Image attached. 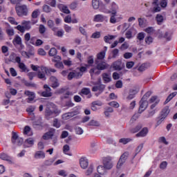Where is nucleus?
<instances>
[{"label": "nucleus", "mask_w": 177, "mask_h": 177, "mask_svg": "<svg viewBox=\"0 0 177 177\" xmlns=\"http://www.w3.org/2000/svg\"><path fill=\"white\" fill-rule=\"evenodd\" d=\"M62 111L57 109V106L55 104L52 102H48L46 104L45 115L46 118H53V117H57L59 114H60Z\"/></svg>", "instance_id": "nucleus-1"}, {"label": "nucleus", "mask_w": 177, "mask_h": 177, "mask_svg": "<svg viewBox=\"0 0 177 177\" xmlns=\"http://www.w3.org/2000/svg\"><path fill=\"white\" fill-rule=\"evenodd\" d=\"M95 63L96 68H93L89 71L92 78L93 75H99L100 71L109 68V64L104 61H95Z\"/></svg>", "instance_id": "nucleus-2"}, {"label": "nucleus", "mask_w": 177, "mask_h": 177, "mask_svg": "<svg viewBox=\"0 0 177 177\" xmlns=\"http://www.w3.org/2000/svg\"><path fill=\"white\" fill-rule=\"evenodd\" d=\"M150 96H151V91H148L143 95L142 98L140 101V108L138 110L140 114L143 113V111L147 109V106H149V102H147V100Z\"/></svg>", "instance_id": "nucleus-3"}, {"label": "nucleus", "mask_w": 177, "mask_h": 177, "mask_svg": "<svg viewBox=\"0 0 177 177\" xmlns=\"http://www.w3.org/2000/svg\"><path fill=\"white\" fill-rule=\"evenodd\" d=\"M15 10L17 16H19V17H21L23 16H27V15H28V8L26 5H16Z\"/></svg>", "instance_id": "nucleus-4"}, {"label": "nucleus", "mask_w": 177, "mask_h": 177, "mask_svg": "<svg viewBox=\"0 0 177 177\" xmlns=\"http://www.w3.org/2000/svg\"><path fill=\"white\" fill-rule=\"evenodd\" d=\"M102 164L107 171H110V169H112L113 167H114V165L113 164V158L111 156L102 158Z\"/></svg>", "instance_id": "nucleus-5"}, {"label": "nucleus", "mask_w": 177, "mask_h": 177, "mask_svg": "<svg viewBox=\"0 0 177 177\" xmlns=\"http://www.w3.org/2000/svg\"><path fill=\"white\" fill-rule=\"evenodd\" d=\"M118 11V5H117L115 3H112L110 10H108L106 8H101L100 12L102 13H106V15H109L111 13V15H117V12Z\"/></svg>", "instance_id": "nucleus-6"}, {"label": "nucleus", "mask_w": 177, "mask_h": 177, "mask_svg": "<svg viewBox=\"0 0 177 177\" xmlns=\"http://www.w3.org/2000/svg\"><path fill=\"white\" fill-rule=\"evenodd\" d=\"M15 62L18 64V67L20 68L21 73H28L30 71L26 64L21 62V58L20 57H15Z\"/></svg>", "instance_id": "nucleus-7"}, {"label": "nucleus", "mask_w": 177, "mask_h": 177, "mask_svg": "<svg viewBox=\"0 0 177 177\" xmlns=\"http://www.w3.org/2000/svg\"><path fill=\"white\" fill-rule=\"evenodd\" d=\"M78 114H80V112L77 111L68 112V113H64L62 116V118L64 121H66L67 120H71V118H73V117H75V115H78Z\"/></svg>", "instance_id": "nucleus-8"}, {"label": "nucleus", "mask_w": 177, "mask_h": 177, "mask_svg": "<svg viewBox=\"0 0 177 177\" xmlns=\"http://www.w3.org/2000/svg\"><path fill=\"white\" fill-rule=\"evenodd\" d=\"M92 6L93 9H99L100 12V9H104L106 6H104V4L99 0H93Z\"/></svg>", "instance_id": "nucleus-9"}, {"label": "nucleus", "mask_w": 177, "mask_h": 177, "mask_svg": "<svg viewBox=\"0 0 177 177\" xmlns=\"http://www.w3.org/2000/svg\"><path fill=\"white\" fill-rule=\"evenodd\" d=\"M106 88V86H104V84H102V83L94 86L92 88L93 92H99V93H95L96 96H99V95H100V93H102V92H103V91H104V88Z\"/></svg>", "instance_id": "nucleus-10"}, {"label": "nucleus", "mask_w": 177, "mask_h": 177, "mask_svg": "<svg viewBox=\"0 0 177 177\" xmlns=\"http://www.w3.org/2000/svg\"><path fill=\"white\" fill-rule=\"evenodd\" d=\"M44 88L45 91L41 93V96H43V97H50V96H52L50 87H49L48 84H45Z\"/></svg>", "instance_id": "nucleus-11"}, {"label": "nucleus", "mask_w": 177, "mask_h": 177, "mask_svg": "<svg viewBox=\"0 0 177 177\" xmlns=\"http://www.w3.org/2000/svg\"><path fill=\"white\" fill-rule=\"evenodd\" d=\"M127 158H128V153L125 152L120 156V158L118 162L117 168L118 169H120V168L122 167V165H124V162H125V161L127 160Z\"/></svg>", "instance_id": "nucleus-12"}, {"label": "nucleus", "mask_w": 177, "mask_h": 177, "mask_svg": "<svg viewBox=\"0 0 177 177\" xmlns=\"http://www.w3.org/2000/svg\"><path fill=\"white\" fill-rule=\"evenodd\" d=\"M112 67L113 68H114V70L120 71V70H122L124 64H122V62L121 61V59H118L113 63Z\"/></svg>", "instance_id": "nucleus-13"}, {"label": "nucleus", "mask_w": 177, "mask_h": 177, "mask_svg": "<svg viewBox=\"0 0 177 177\" xmlns=\"http://www.w3.org/2000/svg\"><path fill=\"white\" fill-rule=\"evenodd\" d=\"M0 158L3 161H7L8 164H13V158L11 156H9L8 153H0Z\"/></svg>", "instance_id": "nucleus-14"}, {"label": "nucleus", "mask_w": 177, "mask_h": 177, "mask_svg": "<svg viewBox=\"0 0 177 177\" xmlns=\"http://www.w3.org/2000/svg\"><path fill=\"white\" fill-rule=\"evenodd\" d=\"M35 142V140H34L33 138H27L26 140H25L24 142V147L25 148L32 147Z\"/></svg>", "instance_id": "nucleus-15"}, {"label": "nucleus", "mask_w": 177, "mask_h": 177, "mask_svg": "<svg viewBox=\"0 0 177 177\" xmlns=\"http://www.w3.org/2000/svg\"><path fill=\"white\" fill-rule=\"evenodd\" d=\"M55 132H56V130L55 129H51L48 132L46 133L43 136V139H44V140H49V139H52V138H53V135H55Z\"/></svg>", "instance_id": "nucleus-16"}, {"label": "nucleus", "mask_w": 177, "mask_h": 177, "mask_svg": "<svg viewBox=\"0 0 177 177\" xmlns=\"http://www.w3.org/2000/svg\"><path fill=\"white\" fill-rule=\"evenodd\" d=\"M80 165L81 168L86 169V168H88V165H89V162L86 158L82 157L80 159Z\"/></svg>", "instance_id": "nucleus-17"}, {"label": "nucleus", "mask_w": 177, "mask_h": 177, "mask_svg": "<svg viewBox=\"0 0 177 177\" xmlns=\"http://www.w3.org/2000/svg\"><path fill=\"white\" fill-rule=\"evenodd\" d=\"M104 20H107V17L100 14L95 15L93 18V21L96 23H102Z\"/></svg>", "instance_id": "nucleus-18"}, {"label": "nucleus", "mask_w": 177, "mask_h": 177, "mask_svg": "<svg viewBox=\"0 0 177 177\" xmlns=\"http://www.w3.org/2000/svg\"><path fill=\"white\" fill-rule=\"evenodd\" d=\"M158 0H154L153 2V8H151V11L152 13H157L158 12H161V7L158 6Z\"/></svg>", "instance_id": "nucleus-19"}, {"label": "nucleus", "mask_w": 177, "mask_h": 177, "mask_svg": "<svg viewBox=\"0 0 177 177\" xmlns=\"http://www.w3.org/2000/svg\"><path fill=\"white\" fill-rule=\"evenodd\" d=\"M147 133H149V129L144 127L136 136L137 138H145V136H147Z\"/></svg>", "instance_id": "nucleus-20"}, {"label": "nucleus", "mask_w": 177, "mask_h": 177, "mask_svg": "<svg viewBox=\"0 0 177 177\" xmlns=\"http://www.w3.org/2000/svg\"><path fill=\"white\" fill-rule=\"evenodd\" d=\"M45 157H46L45 152H44L43 151H37L35 153L34 158L36 160H44Z\"/></svg>", "instance_id": "nucleus-21"}, {"label": "nucleus", "mask_w": 177, "mask_h": 177, "mask_svg": "<svg viewBox=\"0 0 177 177\" xmlns=\"http://www.w3.org/2000/svg\"><path fill=\"white\" fill-rule=\"evenodd\" d=\"M57 8L63 13H65L66 15H69L70 10H68V7H67V6L64 4H58Z\"/></svg>", "instance_id": "nucleus-22"}, {"label": "nucleus", "mask_w": 177, "mask_h": 177, "mask_svg": "<svg viewBox=\"0 0 177 177\" xmlns=\"http://www.w3.org/2000/svg\"><path fill=\"white\" fill-rule=\"evenodd\" d=\"M12 44L15 45V46H17V45L21 46L23 45L21 37H20V36L18 35H16L14 39L12 40Z\"/></svg>", "instance_id": "nucleus-23"}, {"label": "nucleus", "mask_w": 177, "mask_h": 177, "mask_svg": "<svg viewBox=\"0 0 177 177\" xmlns=\"http://www.w3.org/2000/svg\"><path fill=\"white\" fill-rule=\"evenodd\" d=\"M96 106L100 107L103 106V102H102V101L100 100L93 102L91 103V109L93 110V111H96V110H97V107H96Z\"/></svg>", "instance_id": "nucleus-24"}, {"label": "nucleus", "mask_w": 177, "mask_h": 177, "mask_svg": "<svg viewBox=\"0 0 177 177\" xmlns=\"http://www.w3.org/2000/svg\"><path fill=\"white\" fill-rule=\"evenodd\" d=\"M104 57H106V51H101L97 54L95 62L104 61Z\"/></svg>", "instance_id": "nucleus-25"}, {"label": "nucleus", "mask_w": 177, "mask_h": 177, "mask_svg": "<svg viewBox=\"0 0 177 177\" xmlns=\"http://www.w3.org/2000/svg\"><path fill=\"white\" fill-rule=\"evenodd\" d=\"M50 81L51 82V85L53 88H57V86H59V80H57V78L55 76H51L50 77Z\"/></svg>", "instance_id": "nucleus-26"}, {"label": "nucleus", "mask_w": 177, "mask_h": 177, "mask_svg": "<svg viewBox=\"0 0 177 177\" xmlns=\"http://www.w3.org/2000/svg\"><path fill=\"white\" fill-rule=\"evenodd\" d=\"M25 95H26V96H28V102H32V100H34V99H35V92H31L30 91H25Z\"/></svg>", "instance_id": "nucleus-27"}, {"label": "nucleus", "mask_w": 177, "mask_h": 177, "mask_svg": "<svg viewBox=\"0 0 177 177\" xmlns=\"http://www.w3.org/2000/svg\"><path fill=\"white\" fill-rule=\"evenodd\" d=\"M117 35H108L104 37V41L106 42V44H111L112 39H115V37Z\"/></svg>", "instance_id": "nucleus-28"}, {"label": "nucleus", "mask_w": 177, "mask_h": 177, "mask_svg": "<svg viewBox=\"0 0 177 177\" xmlns=\"http://www.w3.org/2000/svg\"><path fill=\"white\" fill-rule=\"evenodd\" d=\"M102 80L104 81L105 84H108V82H111V74L103 73L102 74Z\"/></svg>", "instance_id": "nucleus-29"}, {"label": "nucleus", "mask_w": 177, "mask_h": 177, "mask_svg": "<svg viewBox=\"0 0 177 177\" xmlns=\"http://www.w3.org/2000/svg\"><path fill=\"white\" fill-rule=\"evenodd\" d=\"M37 77L39 80H42L43 81L46 80V71H44L42 70L39 71L37 72Z\"/></svg>", "instance_id": "nucleus-30"}, {"label": "nucleus", "mask_w": 177, "mask_h": 177, "mask_svg": "<svg viewBox=\"0 0 177 177\" xmlns=\"http://www.w3.org/2000/svg\"><path fill=\"white\" fill-rule=\"evenodd\" d=\"M97 171L98 174H100V175H106L107 170L104 165H100L97 167Z\"/></svg>", "instance_id": "nucleus-31"}, {"label": "nucleus", "mask_w": 177, "mask_h": 177, "mask_svg": "<svg viewBox=\"0 0 177 177\" xmlns=\"http://www.w3.org/2000/svg\"><path fill=\"white\" fill-rule=\"evenodd\" d=\"M35 110V106H30L26 109L27 113H28L29 115L31 116L32 120H34V118L35 117L34 115V111Z\"/></svg>", "instance_id": "nucleus-32"}, {"label": "nucleus", "mask_w": 177, "mask_h": 177, "mask_svg": "<svg viewBox=\"0 0 177 177\" xmlns=\"http://www.w3.org/2000/svg\"><path fill=\"white\" fill-rule=\"evenodd\" d=\"M41 71H46V74H50V73H56V69L55 68H48L46 66H41Z\"/></svg>", "instance_id": "nucleus-33"}, {"label": "nucleus", "mask_w": 177, "mask_h": 177, "mask_svg": "<svg viewBox=\"0 0 177 177\" xmlns=\"http://www.w3.org/2000/svg\"><path fill=\"white\" fill-rule=\"evenodd\" d=\"M73 78H76L78 80V78H80V76H78V72H71L68 75V80H71Z\"/></svg>", "instance_id": "nucleus-34"}, {"label": "nucleus", "mask_w": 177, "mask_h": 177, "mask_svg": "<svg viewBox=\"0 0 177 177\" xmlns=\"http://www.w3.org/2000/svg\"><path fill=\"white\" fill-rule=\"evenodd\" d=\"M82 95H88V99H91V97H92V94H91V90L88 88H82Z\"/></svg>", "instance_id": "nucleus-35"}, {"label": "nucleus", "mask_w": 177, "mask_h": 177, "mask_svg": "<svg viewBox=\"0 0 177 177\" xmlns=\"http://www.w3.org/2000/svg\"><path fill=\"white\" fill-rule=\"evenodd\" d=\"M24 134L28 136H32V132L31 131V128L28 126H26L24 129Z\"/></svg>", "instance_id": "nucleus-36"}, {"label": "nucleus", "mask_w": 177, "mask_h": 177, "mask_svg": "<svg viewBox=\"0 0 177 177\" xmlns=\"http://www.w3.org/2000/svg\"><path fill=\"white\" fill-rule=\"evenodd\" d=\"M63 151L64 154H66V156H73L71 153L68 152L70 151V146L68 145H65L63 147Z\"/></svg>", "instance_id": "nucleus-37"}, {"label": "nucleus", "mask_w": 177, "mask_h": 177, "mask_svg": "<svg viewBox=\"0 0 177 177\" xmlns=\"http://www.w3.org/2000/svg\"><path fill=\"white\" fill-rule=\"evenodd\" d=\"M177 94V92H174L171 93V94H169V95L167 97V98L166 99L165 102V104H167V103H169V102H171V100H172V99H174V97H175V95Z\"/></svg>", "instance_id": "nucleus-38"}, {"label": "nucleus", "mask_w": 177, "mask_h": 177, "mask_svg": "<svg viewBox=\"0 0 177 177\" xmlns=\"http://www.w3.org/2000/svg\"><path fill=\"white\" fill-rule=\"evenodd\" d=\"M80 72H77V76L80 77V78L84 75V73L85 71H86L87 68L86 66H82L79 68Z\"/></svg>", "instance_id": "nucleus-39"}, {"label": "nucleus", "mask_w": 177, "mask_h": 177, "mask_svg": "<svg viewBox=\"0 0 177 177\" xmlns=\"http://www.w3.org/2000/svg\"><path fill=\"white\" fill-rule=\"evenodd\" d=\"M117 14H111L109 21L111 24H115L117 23Z\"/></svg>", "instance_id": "nucleus-40"}, {"label": "nucleus", "mask_w": 177, "mask_h": 177, "mask_svg": "<svg viewBox=\"0 0 177 177\" xmlns=\"http://www.w3.org/2000/svg\"><path fill=\"white\" fill-rule=\"evenodd\" d=\"M156 20L158 24L160 26L162 24V21H164V17L161 15H157L156 17Z\"/></svg>", "instance_id": "nucleus-41"}, {"label": "nucleus", "mask_w": 177, "mask_h": 177, "mask_svg": "<svg viewBox=\"0 0 177 177\" xmlns=\"http://www.w3.org/2000/svg\"><path fill=\"white\" fill-rule=\"evenodd\" d=\"M30 21H23L21 23L25 30H30V28H31V25H30Z\"/></svg>", "instance_id": "nucleus-42"}, {"label": "nucleus", "mask_w": 177, "mask_h": 177, "mask_svg": "<svg viewBox=\"0 0 177 177\" xmlns=\"http://www.w3.org/2000/svg\"><path fill=\"white\" fill-rule=\"evenodd\" d=\"M169 114V109L168 108H165L162 111L160 116H162L163 118H167L168 115Z\"/></svg>", "instance_id": "nucleus-43"}, {"label": "nucleus", "mask_w": 177, "mask_h": 177, "mask_svg": "<svg viewBox=\"0 0 177 177\" xmlns=\"http://www.w3.org/2000/svg\"><path fill=\"white\" fill-rule=\"evenodd\" d=\"M164 120H165V118H162V115H160L159 118H158L156 119V127H158L160 125H161V124H162V122H164Z\"/></svg>", "instance_id": "nucleus-44"}, {"label": "nucleus", "mask_w": 177, "mask_h": 177, "mask_svg": "<svg viewBox=\"0 0 177 177\" xmlns=\"http://www.w3.org/2000/svg\"><path fill=\"white\" fill-rule=\"evenodd\" d=\"M164 38H165V39H167V41H171L172 39V32L169 31V32H166Z\"/></svg>", "instance_id": "nucleus-45"}, {"label": "nucleus", "mask_w": 177, "mask_h": 177, "mask_svg": "<svg viewBox=\"0 0 177 177\" xmlns=\"http://www.w3.org/2000/svg\"><path fill=\"white\" fill-rule=\"evenodd\" d=\"M49 56L53 57L57 55V50L55 48H51L48 53Z\"/></svg>", "instance_id": "nucleus-46"}, {"label": "nucleus", "mask_w": 177, "mask_h": 177, "mask_svg": "<svg viewBox=\"0 0 177 177\" xmlns=\"http://www.w3.org/2000/svg\"><path fill=\"white\" fill-rule=\"evenodd\" d=\"M142 124H138L136 127L131 129V132H132V133H136V132H139L140 129H142Z\"/></svg>", "instance_id": "nucleus-47"}, {"label": "nucleus", "mask_w": 177, "mask_h": 177, "mask_svg": "<svg viewBox=\"0 0 177 177\" xmlns=\"http://www.w3.org/2000/svg\"><path fill=\"white\" fill-rule=\"evenodd\" d=\"M132 139L131 138H121L119 140L120 143H122V145H127V143H129Z\"/></svg>", "instance_id": "nucleus-48"}, {"label": "nucleus", "mask_w": 177, "mask_h": 177, "mask_svg": "<svg viewBox=\"0 0 177 177\" xmlns=\"http://www.w3.org/2000/svg\"><path fill=\"white\" fill-rule=\"evenodd\" d=\"M53 126L55 127V128H60L62 124H60V122L57 118L54 119Z\"/></svg>", "instance_id": "nucleus-49"}, {"label": "nucleus", "mask_w": 177, "mask_h": 177, "mask_svg": "<svg viewBox=\"0 0 177 177\" xmlns=\"http://www.w3.org/2000/svg\"><path fill=\"white\" fill-rule=\"evenodd\" d=\"M156 109H151L149 112L148 114L145 115V118H151V117H153L154 114H156Z\"/></svg>", "instance_id": "nucleus-50"}, {"label": "nucleus", "mask_w": 177, "mask_h": 177, "mask_svg": "<svg viewBox=\"0 0 177 177\" xmlns=\"http://www.w3.org/2000/svg\"><path fill=\"white\" fill-rule=\"evenodd\" d=\"M145 24H146V19L145 18L138 19V25L140 27H143Z\"/></svg>", "instance_id": "nucleus-51"}, {"label": "nucleus", "mask_w": 177, "mask_h": 177, "mask_svg": "<svg viewBox=\"0 0 177 177\" xmlns=\"http://www.w3.org/2000/svg\"><path fill=\"white\" fill-rule=\"evenodd\" d=\"M6 32L10 37H13V35H15V30H13L12 28L6 29Z\"/></svg>", "instance_id": "nucleus-52"}, {"label": "nucleus", "mask_w": 177, "mask_h": 177, "mask_svg": "<svg viewBox=\"0 0 177 177\" xmlns=\"http://www.w3.org/2000/svg\"><path fill=\"white\" fill-rule=\"evenodd\" d=\"M88 125H90V127H99L100 124L99 122L93 120L89 122Z\"/></svg>", "instance_id": "nucleus-53"}, {"label": "nucleus", "mask_w": 177, "mask_h": 177, "mask_svg": "<svg viewBox=\"0 0 177 177\" xmlns=\"http://www.w3.org/2000/svg\"><path fill=\"white\" fill-rule=\"evenodd\" d=\"M54 35H55L56 37H59V38H62L64 35V30H58L56 33H54Z\"/></svg>", "instance_id": "nucleus-54"}, {"label": "nucleus", "mask_w": 177, "mask_h": 177, "mask_svg": "<svg viewBox=\"0 0 177 177\" xmlns=\"http://www.w3.org/2000/svg\"><path fill=\"white\" fill-rule=\"evenodd\" d=\"M43 10L46 13H49V12H52V8H50V7L48 5H44V6H43Z\"/></svg>", "instance_id": "nucleus-55"}, {"label": "nucleus", "mask_w": 177, "mask_h": 177, "mask_svg": "<svg viewBox=\"0 0 177 177\" xmlns=\"http://www.w3.org/2000/svg\"><path fill=\"white\" fill-rule=\"evenodd\" d=\"M109 105L111 107H115V109H118L120 107V104L115 101H113L109 103Z\"/></svg>", "instance_id": "nucleus-56"}, {"label": "nucleus", "mask_w": 177, "mask_h": 177, "mask_svg": "<svg viewBox=\"0 0 177 177\" xmlns=\"http://www.w3.org/2000/svg\"><path fill=\"white\" fill-rule=\"evenodd\" d=\"M46 31V28L45 27V26L41 24L39 27V32H40L41 34H45Z\"/></svg>", "instance_id": "nucleus-57"}, {"label": "nucleus", "mask_w": 177, "mask_h": 177, "mask_svg": "<svg viewBox=\"0 0 177 177\" xmlns=\"http://www.w3.org/2000/svg\"><path fill=\"white\" fill-rule=\"evenodd\" d=\"M75 131L77 135H82L84 133V130L80 127H76Z\"/></svg>", "instance_id": "nucleus-58"}, {"label": "nucleus", "mask_w": 177, "mask_h": 177, "mask_svg": "<svg viewBox=\"0 0 177 177\" xmlns=\"http://www.w3.org/2000/svg\"><path fill=\"white\" fill-rule=\"evenodd\" d=\"M137 38L139 41H143L145 39V32H139L137 35Z\"/></svg>", "instance_id": "nucleus-59"}, {"label": "nucleus", "mask_w": 177, "mask_h": 177, "mask_svg": "<svg viewBox=\"0 0 177 177\" xmlns=\"http://www.w3.org/2000/svg\"><path fill=\"white\" fill-rule=\"evenodd\" d=\"M65 66H72L73 65V62L71 61V58H68V59H65L64 60L63 62Z\"/></svg>", "instance_id": "nucleus-60"}, {"label": "nucleus", "mask_w": 177, "mask_h": 177, "mask_svg": "<svg viewBox=\"0 0 177 177\" xmlns=\"http://www.w3.org/2000/svg\"><path fill=\"white\" fill-rule=\"evenodd\" d=\"M88 64H93L95 63V59H93V55H90L87 58Z\"/></svg>", "instance_id": "nucleus-61"}, {"label": "nucleus", "mask_w": 177, "mask_h": 177, "mask_svg": "<svg viewBox=\"0 0 177 177\" xmlns=\"http://www.w3.org/2000/svg\"><path fill=\"white\" fill-rule=\"evenodd\" d=\"M93 172V165H90L86 171V175L89 176Z\"/></svg>", "instance_id": "nucleus-62"}, {"label": "nucleus", "mask_w": 177, "mask_h": 177, "mask_svg": "<svg viewBox=\"0 0 177 177\" xmlns=\"http://www.w3.org/2000/svg\"><path fill=\"white\" fill-rule=\"evenodd\" d=\"M10 73L12 77H17V71H16V69H15V68H10Z\"/></svg>", "instance_id": "nucleus-63"}, {"label": "nucleus", "mask_w": 177, "mask_h": 177, "mask_svg": "<svg viewBox=\"0 0 177 177\" xmlns=\"http://www.w3.org/2000/svg\"><path fill=\"white\" fill-rule=\"evenodd\" d=\"M55 66L57 68H60V69H63L64 68V65H63V62H57L55 64Z\"/></svg>", "instance_id": "nucleus-64"}]
</instances>
